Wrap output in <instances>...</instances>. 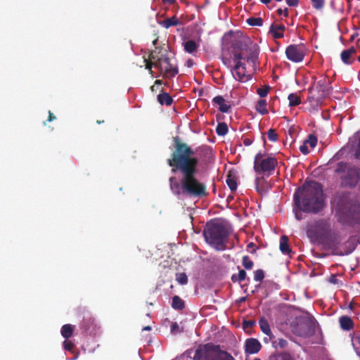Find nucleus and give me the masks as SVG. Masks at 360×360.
Listing matches in <instances>:
<instances>
[{
  "mask_svg": "<svg viewBox=\"0 0 360 360\" xmlns=\"http://www.w3.org/2000/svg\"><path fill=\"white\" fill-rule=\"evenodd\" d=\"M174 148L167 162L173 173L179 172L181 179L178 181L174 176L169 179L171 190L176 195L201 198L207 195L206 185L200 181L198 173L199 159L194 150L179 137L174 138Z\"/></svg>",
  "mask_w": 360,
  "mask_h": 360,
  "instance_id": "obj_1",
  "label": "nucleus"
},
{
  "mask_svg": "<svg viewBox=\"0 0 360 360\" xmlns=\"http://www.w3.org/2000/svg\"><path fill=\"white\" fill-rule=\"evenodd\" d=\"M306 231L311 242L322 245L325 250H331L334 255L345 256L354 250L353 247L348 246V241L342 243V237L333 231L328 219L323 218L308 223Z\"/></svg>",
  "mask_w": 360,
  "mask_h": 360,
  "instance_id": "obj_2",
  "label": "nucleus"
},
{
  "mask_svg": "<svg viewBox=\"0 0 360 360\" xmlns=\"http://www.w3.org/2000/svg\"><path fill=\"white\" fill-rule=\"evenodd\" d=\"M233 60L235 65L232 75L235 79L245 82L251 79L256 72L259 63V49L250 41H236L232 45Z\"/></svg>",
  "mask_w": 360,
  "mask_h": 360,
  "instance_id": "obj_3",
  "label": "nucleus"
},
{
  "mask_svg": "<svg viewBox=\"0 0 360 360\" xmlns=\"http://www.w3.org/2000/svg\"><path fill=\"white\" fill-rule=\"evenodd\" d=\"M294 202L297 209L304 212H319L323 207L322 185L314 181L306 182L297 189L294 194Z\"/></svg>",
  "mask_w": 360,
  "mask_h": 360,
  "instance_id": "obj_4",
  "label": "nucleus"
},
{
  "mask_svg": "<svg viewBox=\"0 0 360 360\" xmlns=\"http://www.w3.org/2000/svg\"><path fill=\"white\" fill-rule=\"evenodd\" d=\"M338 221L345 226H354L360 222V202L359 196L351 191L337 193Z\"/></svg>",
  "mask_w": 360,
  "mask_h": 360,
  "instance_id": "obj_5",
  "label": "nucleus"
},
{
  "mask_svg": "<svg viewBox=\"0 0 360 360\" xmlns=\"http://www.w3.org/2000/svg\"><path fill=\"white\" fill-rule=\"evenodd\" d=\"M203 236L205 241L217 250L222 251L226 248L229 231L221 223L212 221L207 222L203 230Z\"/></svg>",
  "mask_w": 360,
  "mask_h": 360,
  "instance_id": "obj_6",
  "label": "nucleus"
},
{
  "mask_svg": "<svg viewBox=\"0 0 360 360\" xmlns=\"http://www.w3.org/2000/svg\"><path fill=\"white\" fill-rule=\"evenodd\" d=\"M335 173L340 179V186L343 188H354L358 187L360 194V167L343 161L337 163Z\"/></svg>",
  "mask_w": 360,
  "mask_h": 360,
  "instance_id": "obj_7",
  "label": "nucleus"
},
{
  "mask_svg": "<svg viewBox=\"0 0 360 360\" xmlns=\"http://www.w3.org/2000/svg\"><path fill=\"white\" fill-rule=\"evenodd\" d=\"M331 86L329 80L322 78L315 86L308 89L309 96L307 98L310 106L315 110L322 104L323 99L330 94Z\"/></svg>",
  "mask_w": 360,
  "mask_h": 360,
  "instance_id": "obj_8",
  "label": "nucleus"
},
{
  "mask_svg": "<svg viewBox=\"0 0 360 360\" xmlns=\"http://www.w3.org/2000/svg\"><path fill=\"white\" fill-rule=\"evenodd\" d=\"M277 165L274 156L259 152L255 156L253 169L257 174L268 178L274 174Z\"/></svg>",
  "mask_w": 360,
  "mask_h": 360,
  "instance_id": "obj_9",
  "label": "nucleus"
},
{
  "mask_svg": "<svg viewBox=\"0 0 360 360\" xmlns=\"http://www.w3.org/2000/svg\"><path fill=\"white\" fill-rule=\"evenodd\" d=\"M219 345L212 343L200 345L195 349L193 360H215L220 351Z\"/></svg>",
  "mask_w": 360,
  "mask_h": 360,
  "instance_id": "obj_10",
  "label": "nucleus"
},
{
  "mask_svg": "<svg viewBox=\"0 0 360 360\" xmlns=\"http://www.w3.org/2000/svg\"><path fill=\"white\" fill-rule=\"evenodd\" d=\"M158 62L161 66L158 69L163 72L165 77H173L179 73L176 60L169 58L167 55H161L158 56Z\"/></svg>",
  "mask_w": 360,
  "mask_h": 360,
  "instance_id": "obj_11",
  "label": "nucleus"
},
{
  "mask_svg": "<svg viewBox=\"0 0 360 360\" xmlns=\"http://www.w3.org/2000/svg\"><path fill=\"white\" fill-rule=\"evenodd\" d=\"M285 55L292 62H302L305 56V48L302 44H291L286 48Z\"/></svg>",
  "mask_w": 360,
  "mask_h": 360,
  "instance_id": "obj_12",
  "label": "nucleus"
},
{
  "mask_svg": "<svg viewBox=\"0 0 360 360\" xmlns=\"http://www.w3.org/2000/svg\"><path fill=\"white\" fill-rule=\"evenodd\" d=\"M292 332L302 338L310 337L314 333V325L309 320L300 321L293 327Z\"/></svg>",
  "mask_w": 360,
  "mask_h": 360,
  "instance_id": "obj_13",
  "label": "nucleus"
},
{
  "mask_svg": "<svg viewBox=\"0 0 360 360\" xmlns=\"http://www.w3.org/2000/svg\"><path fill=\"white\" fill-rule=\"evenodd\" d=\"M262 345L259 341L255 338H248L245 343V352L247 354H256L259 352Z\"/></svg>",
  "mask_w": 360,
  "mask_h": 360,
  "instance_id": "obj_14",
  "label": "nucleus"
},
{
  "mask_svg": "<svg viewBox=\"0 0 360 360\" xmlns=\"http://www.w3.org/2000/svg\"><path fill=\"white\" fill-rule=\"evenodd\" d=\"M356 53V49L351 46L348 49L342 51L340 58L342 61L346 65H352L354 62V56Z\"/></svg>",
  "mask_w": 360,
  "mask_h": 360,
  "instance_id": "obj_15",
  "label": "nucleus"
},
{
  "mask_svg": "<svg viewBox=\"0 0 360 360\" xmlns=\"http://www.w3.org/2000/svg\"><path fill=\"white\" fill-rule=\"evenodd\" d=\"M96 320L90 315L84 316L80 323V328L82 330L83 333H85L92 331L96 328Z\"/></svg>",
  "mask_w": 360,
  "mask_h": 360,
  "instance_id": "obj_16",
  "label": "nucleus"
},
{
  "mask_svg": "<svg viewBox=\"0 0 360 360\" xmlns=\"http://www.w3.org/2000/svg\"><path fill=\"white\" fill-rule=\"evenodd\" d=\"M146 61V69L149 70L150 74L153 76V71L152 68L154 67L158 69L159 66H161L160 62H158V56L156 54V51H151L149 54V60L145 59Z\"/></svg>",
  "mask_w": 360,
  "mask_h": 360,
  "instance_id": "obj_17",
  "label": "nucleus"
},
{
  "mask_svg": "<svg viewBox=\"0 0 360 360\" xmlns=\"http://www.w3.org/2000/svg\"><path fill=\"white\" fill-rule=\"evenodd\" d=\"M212 103L219 106V110L221 112H229L231 105L226 101L222 96H217L212 99Z\"/></svg>",
  "mask_w": 360,
  "mask_h": 360,
  "instance_id": "obj_18",
  "label": "nucleus"
},
{
  "mask_svg": "<svg viewBox=\"0 0 360 360\" xmlns=\"http://www.w3.org/2000/svg\"><path fill=\"white\" fill-rule=\"evenodd\" d=\"M266 177L257 176L255 180L256 190L258 193H262L266 191L268 188V182L266 180Z\"/></svg>",
  "mask_w": 360,
  "mask_h": 360,
  "instance_id": "obj_19",
  "label": "nucleus"
},
{
  "mask_svg": "<svg viewBox=\"0 0 360 360\" xmlns=\"http://www.w3.org/2000/svg\"><path fill=\"white\" fill-rule=\"evenodd\" d=\"M285 27L283 25H274L270 27L269 32L272 34L274 39H281L283 37V32Z\"/></svg>",
  "mask_w": 360,
  "mask_h": 360,
  "instance_id": "obj_20",
  "label": "nucleus"
},
{
  "mask_svg": "<svg viewBox=\"0 0 360 360\" xmlns=\"http://www.w3.org/2000/svg\"><path fill=\"white\" fill-rule=\"evenodd\" d=\"M226 183L232 192L236 191L238 187L237 178L231 171H229L226 175Z\"/></svg>",
  "mask_w": 360,
  "mask_h": 360,
  "instance_id": "obj_21",
  "label": "nucleus"
},
{
  "mask_svg": "<svg viewBox=\"0 0 360 360\" xmlns=\"http://www.w3.org/2000/svg\"><path fill=\"white\" fill-rule=\"evenodd\" d=\"M339 323L342 329L349 330L353 328L354 323L352 319L347 316H342L339 319Z\"/></svg>",
  "mask_w": 360,
  "mask_h": 360,
  "instance_id": "obj_22",
  "label": "nucleus"
},
{
  "mask_svg": "<svg viewBox=\"0 0 360 360\" xmlns=\"http://www.w3.org/2000/svg\"><path fill=\"white\" fill-rule=\"evenodd\" d=\"M180 23L179 20L177 18L176 15L172 16V18H168L160 22L159 24L166 28L168 29L172 26H176Z\"/></svg>",
  "mask_w": 360,
  "mask_h": 360,
  "instance_id": "obj_23",
  "label": "nucleus"
},
{
  "mask_svg": "<svg viewBox=\"0 0 360 360\" xmlns=\"http://www.w3.org/2000/svg\"><path fill=\"white\" fill-rule=\"evenodd\" d=\"M267 360H293V358L287 352H274L269 355Z\"/></svg>",
  "mask_w": 360,
  "mask_h": 360,
  "instance_id": "obj_24",
  "label": "nucleus"
},
{
  "mask_svg": "<svg viewBox=\"0 0 360 360\" xmlns=\"http://www.w3.org/2000/svg\"><path fill=\"white\" fill-rule=\"evenodd\" d=\"M158 101L161 105L169 106L173 103V98L167 92H162L158 95Z\"/></svg>",
  "mask_w": 360,
  "mask_h": 360,
  "instance_id": "obj_25",
  "label": "nucleus"
},
{
  "mask_svg": "<svg viewBox=\"0 0 360 360\" xmlns=\"http://www.w3.org/2000/svg\"><path fill=\"white\" fill-rule=\"evenodd\" d=\"M280 250L283 254L288 255L291 252L288 245V237L287 236H282L280 239Z\"/></svg>",
  "mask_w": 360,
  "mask_h": 360,
  "instance_id": "obj_26",
  "label": "nucleus"
},
{
  "mask_svg": "<svg viewBox=\"0 0 360 360\" xmlns=\"http://www.w3.org/2000/svg\"><path fill=\"white\" fill-rule=\"evenodd\" d=\"M259 324L261 330L265 335H268L270 338H271V336L273 335L268 321L265 318L262 317L259 319Z\"/></svg>",
  "mask_w": 360,
  "mask_h": 360,
  "instance_id": "obj_27",
  "label": "nucleus"
},
{
  "mask_svg": "<svg viewBox=\"0 0 360 360\" xmlns=\"http://www.w3.org/2000/svg\"><path fill=\"white\" fill-rule=\"evenodd\" d=\"M172 307L176 310H182L185 308V302L178 295L172 297Z\"/></svg>",
  "mask_w": 360,
  "mask_h": 360,
  "instance_id": "obj_28",
  "label": "nucleus"
},
{
  "mask_svg": "<svg viewBox=\"0 0 360 360\" xmlns=\"http://www.w3.org/2000/svg\"><path fill=\"white\" fill-rule=\"evenodd\" d=\"M74 328L75 326L71 324L63 325L60 330L62 336L65 339L70 338L72 335Z\"/></svg>",
  "mask_w": 360,
  "mask_h": 360,
  "instance_id": "obj_29",
  "label": "nucleus"
},
{
  "mask_svg": "<svg viewBox=\"0 0 360 360\" xmlns=\"http://www.w3.org/2000/svg\"><path fill=\"white\" fill-rule=\"evenodd\" d=\"M198 48V44L193 40H188L184 44V50L189 53L196 51Z\"/></svg>",
  "mask_w": 360,
  "mask_h": 360,
  "instance_id": "obj_30",
  "label": "nucleus"
},
{
  "mask_svg": "<svg viewBox=\"0 0 360 360\" xmlns=\"http://www.w3.org/2000/svg\"><path fill=\"white\" fill-rule=\"evenodd\" d=\"M288 99L289 101L290 106H297L301 103V98L296 93H292L288 95Z\"/></svg>",
  "mask_w": 360,
  "mask_h": 360,
  "instance_id": "obj_31",
  "label": "nucleus"
},
{
  "mask_svg": "<svg viewBox=\"0 0 360 360\" xmlns=\"http://www.w3.org/2000/svg\"><path fill=\"white\" fill-rule=\"evenodd\" d=\"M266 102L264 99H259L256 105V110L262 115H266L268 113V110L266 108Z\"/></svg>",
  "mask_w": 360,
  "mask_h": 360,
  "instance_id": "obj_32",
  "label": "nucleus"
},
{
  "mask_svg": "<svg viewBox=\"0 0 360 360\" xmlns=\"http://www.w3.org/2000/svg\"><path fill=\"white\" fill-rule=\"evenodd\" d=\"M216 132L218 136H224L228 133V126L225 122H220L216 127Z\"/></svg>",
  "mask_w": 360,
  "mask_h": 360,
  "instance_id": "obj_33",
  "label": "nucleus"
},
{
  "mask_svg": "<svg viewBox=\"0 0 360 360\" xmlns=\"http://www.w3.org/2000/svg\"><path fill=\"white\" fill-rule=\"evenodd\" d=\"M215 360H236L231 354L220 349Z\"/></svg>",
  "mask_w": 360,
  "mask_h": 360,
  "instance_id": "obj_34",
  "label": "nucleus"
},
{
  "mask_svg": "<svg viewBox=\"0 0 360 360\" xmlns=\"http://www.w3.org/2000/svg\"><path fill=\"white\" fill-rule=\"evenodd\" d=\"M247 23L251 26H262L263 20L261 18L251 17L247 19Z\"/></svg>",
  "mask_w": 360,
  "mask_h": 360,
  "instance_id": "obj_35",
  "label": "nucleus"
},
{
  "mask_svg": "<svg viewBox=\"0 0 360 360\" xmlns=\"http://www.w3.org/2000/svg\"><path fill=\"white\" fill-rule=\"evenodd\" d=\"M272 344L274 347H279L281 349H285L288 346V341L283 338H278L272 342Z\"/></svg>",
  "mask_w": 360,
  "mask_h": 360,
  "instance_id": "obj_36",
  "label": "nucleus"
},
{
  "mask_svg": "<svg viewBox=\"0 0 360 360\" xmlns=\"http://www.w3.org/2000/svg\"><path fill=\"white\" fill-rule=\"evenodd\" d=\"M312 7L316 11H321L324 8L325 0H310Z\"/></svg>",
  "mask_w": 360,
  "mask_h": 360,
  "instance_id": "obj_37",
  "label": "nucleus"
},
{
  "mask_svg": "<svg viewBox=\"0 0 360 360\" xmlns=\"http://www.w3.org/2000/svg\"><path fill=\"white\" fill-rule=\"evenodd\" d=\"M242 263L243 266L248 270L252 269L254 266L253 262L250 259V257L248 255H245L243 257Z\"/></svg>",
  "mask_w": 360,
  "mask_h": 360,
  "instance_id": "obj_38",
  "label": "nucleus"
},
{
  "mask_svg": "<svg viewBox=\"0 0 360 360\" xmlns=\"http://www.w3.org/2000/svg\"><path fill=\"white\" fill-rule=\"evenodd\" d=\"M176 281L181 285H186L188 283V277L185 273L176 274Z\"/></svg>",
  "mask_w": 360,
  "mask_h": 360,
  "instance_id": "obj_39",
  "label": "nucleus"
},
{
  "mask_svg": "<svg viewBox=\"0 0 360 360\" xmlns=\"http://www.w3.org/2000/svg\"><path fill=\"white\" fill-rule=\"evenodd\" d=\"M307 145L309 144L311 148H314L317 144V138L314 134H309L307 139L304 141Z\"/></svg>",
  "mask_w": 360,
  "mask_h": 360,
  "instance_id": "obj_40",
  "label": "nucleus"
},
{
  "mask_svg": "<svg viewBox=\"0 0 360 360\" xmlns=\"http://www.w3.org/2000/svg\"><path fill=\"white\" fill-rule=\"evenodd\" d=\"M264 278V272L262 269H257L254 271V280L261 282Z\"/></svg>",
  "mask_w": 360,
  "mask_h": 360,
  "instance_id": "obj_41",
  "label": "nucleus"
},
{
  "mask_svg": "<svg viewBox=\"0 0 360 360\" xmlns=\"http://www.w3.org/2000/svg\"><path fill=\"white\" fill-rule=\"evenodd\" d=\"M267 137L269 141L272 142H276L278 139V134L276 132V130L274 129H270L267 131Z\"/></svg>",
  "mask_w": 360,
  "mask_h": 360,
  "instance_id": "obj_42",
  "label": "nucleus"
},
{
  "mask_svg": "<svg viewBox=\"0 0 360 360\" xmlns=\"http://www.w3.org/2000/svg\"><path fill=\"white\" fill-rule=\"evenodd\" d=\"M256 323L254 320H244L243 323V329L247 331L248 329H252Z\"/></svg>",
  "mask_w": 360,
  "mask_h": 360,
  "instance_id": "obj_43",
  "label": "nucleus"
},
{
  "mask_svg": "<svg viewBox=\"0 0 360 360\" xmlns=\"http://www.w3.org/2000/svg\"><path fill=\"white\" fill-rule=\"evenodd\" d=\"M270 87L269 86H265L262 88H259L257 90V93L259 95L260 97H266L269 91Z\"/></svg>",
  "mask_w": 360,
  "mask_h": 360,
  "instance_id": "obj_44",
  "label": "nucleus"
},
{
  "mask_svg": "<svg viewBox=\"0 0 360 360\" xmlns=\"http://www.w3.org/2000/svg\"><path fill=\"white\" fill-rule=\"evenodd\" d=\"M183 331L182 329L179 328V324L176 322H174L171 325V333L173 335H176L178 333H180Z\"/></svg>",
  "mask_w": 360,
  "mask_h": 360,
  "instance_id": "obj_45",
  "label": "nucleus"
},
{
  "mask_svg": "<svg viewBox=\"0 0 360 360\" xmlns=\"http://www.w3.org/2000/svg\"><path fill=\"white\" fill-rule=\"evenodd\" d=\"M64 349L67 351H72L74 347V344L69 340H65L63 342Z\"/></svg>",
  "mask_w": 360,
  "mask_h": 360,
  "instance_id": "obj_46",
  "label": "nucleus"
},
{
  "mask_svg": "<svg viewBox=\"0 0 360 360\" xmlns=\"http://www.w3.org/2000/svg\"><path fill=\"white\" fill-rule=\"evenodd\" d=\"M300 150L304 155H307L309 153L307 144L304 142L303 143V144L302 146H300Z\"/></svg>",
  "mask_w": 360,
  "mask_h": 360,
  "instance_id": "obj_47",
  "label": "nucleus"
},
{
  "mask_svg": "<svg viewBox=\"0 0 360 360\" xmlns=\"http://www.w3.org/2000/svg\"><path fill=\"white\" fill-rule=\"evenodd\" d=\"M246 272L245 270L243 269H240L238 272V281H243L246 278Z\"/></svg>",
  "mask_w": 360,
  "mask_h": 360,
  "instance_id": "obj_48",
  "label": "nucleus"
},
{
  "mask_svg": "<svg viewBox=\"0 0 360 360\" xmlns=\"http://www.w3.org/2000/svg\"><path fill=\"white\" fill-rule=\"evenodd\" d=\"M286 3L289 6H297L299 3V0H286Z\"/></svg>",
  "mask_w": 360,
  "mask_h": 360,
  "instance_id": "obj_49",
  "label": "nucleus"
},
{
  "mask_svg": "<svg viewBox=\"0 0 360 360\" xmlns=\"http://www.w3.org/2000/svg\"><path fill=\"white\" fill-rule=\"evenodd\" d=\"M302 210H295V217L297 220L300 221L302 219V214L301 212Z\"/></svg>",
  "mask_w": 360,
  "mask_h": 360,
  "instance_id": "obj_50",
  "label": "nucleus"
},
{
  "mask_svg": "<svg viewBox=\"0 0 360 360\" xmlns=\"http://www.w3.org/2000/svg\"><path fill=\"white\" fill-rule=\"evenodd\" d=\"M283 13H284V15H285V16H288V8H285V10H284V11H283V10H282V8H278V9L277 10V13H278V15H282V14H283Z\"/></svg>",
  "mask_w": 360,
  "mask_h": 360,
  "instance_id": "obj_51",
  "label": "nucleus"
},
{
  "mask_svg": "<svg viewBox=\"0 0 360 360\" xmlns=\"http://www.w3.org/2000/svg\"><path fill=\"white\" fill-rule=\"evenodd\" d=\"M252 143V141L249 138H245L243 139V144L246 146H249Z\"/></svg>",
  "mask_w": 360,
  "mask_h": 360,
  "instance_id": "obj_52",
  "label": "nucleus"
},
{
  "mask_svg": "<svg viewBox=\"0 0 360 360\" xmlns=\"http://www.w3.org/2000/svg\"><path fill=\"white\" fill-rule=\"evenodd\" d=\"M56 116L51 111H49V117H48L47 121L52 122L54 120H56Z\"/></svg>",
  "mask_w": 360,
  "mask_h": 360,
  "instance_id": "obj_53",
  "label": "nucleus"
},
{
  "mask_svg": "<svg viewBox=\"0 0 360 360\" xmlns=\"http://www.w3.org/2000/svg\"><path fill=\"white\" fill-rule=\"evenodd\" d=\"M176 0H162V2L164 4H169V5H172L174 4L175 2H176Z\"/></svg>",
  "mask_w": 360,
  "mask_h": 360,
  "instance_id": "obj_54",
  "label": "nucleus"
},
{
  "mask_svg": "<svg viewBox=\"0 0 360 360\" xmlns=\"http://www.w3.org/2000/svg\"><path fill=\"white\" fill-rule=\"evenodd\" d=\"M231 281H232L233 282H234V283H235V282H236V281H238V275H236V274L232 275V276H231Z\"/></svg>",
  "mask_w": 360,
  "mask_h": 360,
  "instance_id": "obj_55",
  "label": "nucleus"
},
{
  "mask_svg": "<svg viewBox=\"0 0 360 360\" xmlns=\"http://www.w3.org/2000/svg\"><path fill=\"white\" fill-rule=\"evenodd\" d=\"M255 244L254 243H250L248 245H247V248L249 250L250 248H254L255 247Z\"/></svg>",
  "mask_w": 360,
  "mask_h": 360,
  "instance_id": "obj_56",
  "label": "nucleus"
},
{
  "mask_svg": "<svg viewBox=\"0 0 360 360\" xmlns=\"http://www.w3.org/2000/svg\"><path fill=\"white\" fill-rule=\"evenodd\" d=\"M260 1L264 4H267L271 1V0H260Z\"/></svg>",
  "mask_w": 360,
  "mask_h": 360,
  "instance_id": "obj_57",
  "label": "nucleus"
},
{
  "mask_svg": "<svg viewBox=\"0 0 360 360\" xmlns=\"http://www.w3.org/2000/svg\"><path fill=\"white\" fill-rule=\"evenodd\" d=\"M187 63H188V66L190 67L193 64V60L190 59L187 61Z\"/></svg>",
  "mask_w": 360,
  "mask_h": 360,
  "instance_id": "obj_58",
  "label": "nucleus"
},
{
  "mask_svg": "<svg viewBox=\"0 0 360 360\" xmlns=\"http://www.w3.org/2000/svg\"><path fill=\"white\" fill-rule=\"evenodd\" d=\"M143 330H151V327L150 326H146L143 328Z\"/></svg>",
  "mask_w": 360,
  "mask_h": 360,
  "instance_id": "obj_59",
  "label": "nucleus"
},
{
  "mask_svg": "<svg viewBox=\"0 0 360 360\" xmlns=\"http://www.w3.org/2000/svg\"><path fill=\"white\" fill-rule=\"evenodd\" d=\"M155 84H162V81H161V80H158H158H156V81L155 82Z\"/></svg>",
  "mask_w": 360,
  "mask_h": 360,
  "instance_id": "obj_60",
  "label": "nucleus"
},
{
  "mask_svg": "<svg viewBox=\"0 0 360 360\" xmlns=\"http://www.w3.org/2000/svg\"><path fill=\"white\" fill-rule=\"evenodd\" d=\"M103 122H104V121H103V120H97V121H96V123H97V124H101V123H103Z\"/></svg>",
  "mask_w": 360,
  "mask_h": 360,
  "instance_id": "obj_61",
  "label": "nucleus"
},
{
  "mask_svg": "<svg viewBox=\"0 0 360 360\" xmlns=\"http://www.w3.org/2000/svg\"><path fill=\"white\" fill-rule=\"evenodd\" d=\"M158 41V39H155L153 41V44L155 46L156 44Z\"/></svg>",
  "mask_w": 360,
  "mask_h": 360,
  "instance_id": "obj_62",
  "label": "nucleus"
},
{
  "mask_svg": "<svg viewBox=\"0 0 360 360\" xmlns=\"http://www.w3.org/2000/svg\"><path fill=\"white\" fill-rule=\"evenodd\" d=\"M254 360H262V359L259 358H255Z\"/></svg>",
  "mask_w": 360,
  "mask_h": 360,
  "instance_id": "obj_63",
  "label": "nucleus"
},
{
  "mask_svg": "<svg viewBox=\"0 0 360 360\" xmlns=\"http://www.w3.org/2000/svg\"><path fill=\"white\" fill-rule=\"evenodd\" d=\"M358 60L360 62V56L358 57Z\"/></svg>",
  "mask_w": 360,
  "mask_h": 360,
  "instance_id": "obj_64",
  "label": "nucleus"
}]
</instances>
